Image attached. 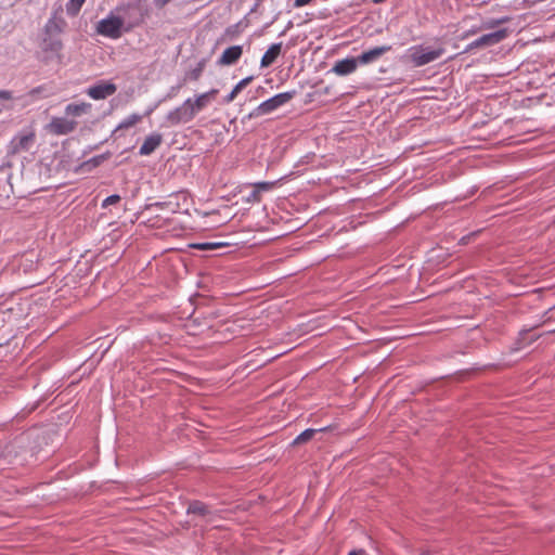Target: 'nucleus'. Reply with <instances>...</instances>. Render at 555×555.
Returning <instances> with one entry per match:
<instances>
[{"mask_svg":"<svg viewBox=\"0 0 555 555\" xmlns=\"http://www.w3.org/2000/svg\"><path fill=\"white\" fill-rule=\"evenodd\" d=\"M163 135L154 132L147 135L140 146L139 154L142 156L151 155L162 144Z\"/></svg>","mask_w":555,"mask_h":555,"instance_id":"12","label":"nucleus"},{"mask_svg":"<svg viewBox=\"0 0 555 555\" xmlns=\"http://www.w3.org/2000/svg\"><path fill=\"white\" fill-rule=\"evenodd\" d=\"M117 90L115 83L111 81H100L93 86H90L86 93L93 100H104L113 95Z\"/></svg>","mask_w":555,"mask_h":555,"instance_id":"6","label":"nucleus"},{"mask_svg":"<svg viewBox=\"0 0 555 555\" xmlns=\"http://www.w3.org/2000/svg\"><path fill=\"white\" fill-rule=\"evenodd\" d=\"M163 101L159 100L157 103L153 104L152 106H149V108L146 109L145 112V115H150L154 112V109L157 108V106L162 103Z\"/></svg>","mask_w":555,"mask_h":555,"instance_id":"34","label":"nucleus"},{"mask_svg":"<svg viewBox=\"0 0 555 555\" xmlns=\"http://www.w3.org/2000/svg\"><path fill=\"white\" fill-rule=\"evenodd\" d=\"M296 95V91H285L282 93H278L272 98L261 102L257 107H255L249 114L248 118H257L263 115H268L280 108L281 106L288 103Z\"/></svg>","mask_w":555,"mask_h":555,"instance_id":"2","label":"nucleus"},{"mask_svg":"<svg viewBox=\"0 0 555 555\" xmlns=\"http://www.w3.org/2000/svg\"><path fill=\"white\" fill-rule=\"evenodd\" d=\"M444 52V49H431L429 47H415L411 52V60L415 66H424L438 60Z\"/></svg>","mask_w":555,"mask_h":555,"instance_id":"5","label":"nucleus"},{"mask_svg":"<svg viewBox=\"0 0 555 555\" xmlns=\"http://www.w3.org/2000/svg\"><path fill=\"white\" fill-rule=\"evenodd\" d=\"M12 99V92L8 90H0V100H10Z\"/></svg>","mask_w":555,"mask_h":555,"instance_id":"32","label":"nucleus"},{"mask_svg":"<svg viewBox=\"0 0 555 555\" xmlns=\"http://www.w3.org/2000/svg\"><path fill=\"white\" fill-rule=\"evenodd\" d=\"M204 67H205V62L204 61L198 62L197 65L188 73V77L194 81L198 80L199 77L202 76Z\"/></svg>","mask_w":555,"mask_h":555,"instance_id":"25","label":"nucleus"},{"mask_svg":"<svg viewBox=\"0 0 555 555\" xmlns=\"http://www.w3.org/2000/svg\"><path fill=\"white\" fill-rule=\"evenodd\" d=\"M219 93L218 89L199 93L194 98H188L181 105L169 111L166 115V121L170 126H178L192 121L195 116L209 106Z\"/></svg>","mask_w":555,"mask_h":555,"instance_id":"1","label":"nucleus"},{"mask_svg":"<svg viewBox=\"0 0 555 555\" xmlns=\"http://www.w3.org/2000/svg\"><path fill=\"white\" fill-rule=\"evenodd\" d=\"M231 31H232V27L227 29V33H231Z\"/></svg>","mask_w":555,"mask_h":555,"instance_id":"37","label":"nucleus"},{"mask_svg":"<svg viewBox=\"0 0 555 555\" xmlns=\"http://www.w3.org/2000/svg\"><path fill=\"white\" fill-rule=\"evenodd\" d=\"M282 52V42L272 43L260 61V67L266 68L271 66Z\"/></svg>","mask_w":555,"mask_h":555,"instance_id":"13","label":"nucleus"},{"mask_svg":"<svg viewBox=\"0 0 555 555\" xmlns=\"http://www.w3.org/2000/svg\"><path fill=\"white\" fill-rule=\"evenodd\" d=\"M539 337H540V335H530L529 330L521 331L519 333V338L517 340V344H518L517 349L522 348L524 346H527V345L535 341Z\"/></svg>","mask_w":555,"mask_h":555,"instance_id":"20","label":"nucleus"},{"mask_svg":"<svg viewBox=\"0 0 555 555\" xmlns=\"http://www.w3.org/2000/svg\"><path fill=\"white\" fill-rule=\"evenodd\" d=\"M508 21H509V17H507V16H503L500 18H490L482 23L481 28L482 29H493L501 24L507 23Z\"/></svg>","mask_w":555,"mask_h":555,"instance_id":"24","label":"nucleus"},{"mask_svg":"<svg viewBox=\"0 0 555 555\" xmlns=\"http://www.w3.org/2000/svg\"><path fill=\"white\" fill-rule=\"evenodd\" d=\"M91 109V104L81 102V103H70L65 107V113L72 116H81L83 114L89 113Z\"/></svg>","mask_w":555,"mask_h":555,"instance_id":"16","label":"nucleus"},{"mask_svg":"<svg viewBox=\"0 0 555 555\" xmlns=\"http://www.w3.org/2000/svg\"><path fill=\"white\" fill-rule=\"evenodd\" d=\"M474 30H468V33L466 34V36H468L469 34H473Z\"/></svg>","mask_w":555,"mask_h":555,"instance_id":"38","label":"nucleus"},{"mask_svg":"<svg viewBox=\"0 0 555 555\" xmlns=\"http://www.w3.org/2000/svg\"><path fill=\"white\" fill-rule=\"evenodd\" d=\"M358 65L359 63L357 57H346L337 61L333 66L332 72L338 76H347L352 74L357 69Z\"/></svg>","mask_w":555,"mask_h":555,"instance_id":"9","label":"nucleus"},{"mask_svg":"<svg viewBox=\"0 0 555 555\" xmlns=\"http://www.w3.org/2000/svg\"><path fill=\"white\" fill-rule=\"evenodd\" d=\"M86 0H68L66 3V12L70 16H75L80 11Z\"/></svg>","mask_w":555,"mask_h":555,"instance_id":"23","label":"nucleus"},{"mask_svg":"<svg viewBox=\"0 0 555 555\" xmlns=\"http://www.w3.org/2000/svg\"><path fill=\"white\" fill-rule=\"evenodd\" d=\"M372 1H373V3H375V4H379V3L384 2L385 0H372Z\"/></svg>","mask_w":555,"mask_h":555,"instance_id":"36","label":"nucleus"},{"mask_svg":"<svg viewBox=\"0 0 555 555\" xmlns=\"http://www.w3.org/2000/svg\"><path fill=\"white\" fill-rule=\"evenodd\" d=\"M182 85L179 83L177 86H172L169 91L167 92V94L162 99L163 102L165 101H168V100H171L173 99L175 96H177L178 92L180 91Z\"/></svg>","mask_w":555,"mask_h":555,"instance_id":"28","label":"nucleus"},{"mask_svg":"<svg viewBox=\"0 0 555 555\" xmlns=\"http://www.w3.org/2000/svg\"><path fill=\"white\" fill-rule=\"evenodd\" d=\"M243 54L242 46H232L227 48L218 60L219 65H233Z\"/></svg>","mask_w":555,"mask_h":555,"instance_id":"11","label":"nucleus"},{"mask_svg":"<svg viewBox=\"0 0 555 555\" xmlns=\"http://www.w3.org/2000/svg\"><path fill=\"white\" fill-rule=\"evenodd\" d=\"M220 245L221 244H219V243H202V244L195 245V247L198 249H202V250H206V249H214Z\"/></svg>","mask_w":555,"mask_h":555,"instance_id":"29","label":"nucleus"},{"mask_svg":"<svg viewBox=\"0 0 555 555\" xmlns=\"http://www.w3.org/2000/svg\"><path fill=\"white\" fill-rule=\"evenodd\" d=\"M171 0H153V3L156 8L163 9L165 5H167Z\"/></svg>","mask_w":555,"mask_h":555,"instance_id":"31","label":"nucleus"},{"mask_svg":"<svg viewBox=\"0 0 555 555\" xmlns=\"http://www.w3.org/2000/svg\"><path fill=\"white\" fill-rule=\"evenodd\" d=\"M108 158H109V153H103L100 155H95V156L91 157L90 159L86 160L82 166L88 167V169H92V168L100 166L102 163H104Z\"/></svg>","mask_w":555,"mask_h":555,"instance_id":"21","label":"nucleus"},{"mask_svg":"<svg viewBox=\"0 0 555 555\" xmlns=\"http://www.w3.org/2000/svg\"><path fill=\"white\" fill-rule=\"evenodd\" d=\"M124 31V21L111 12L106 17L96 24V33L109 39H118Z\"/></svg>","mask_w":555,"mask_h":555,"instance_id":"3","label":"nucleus"},{"mask_svg":"<svg viewBox=\"0 0 555 555\" xmlns=\"http://www.w3.org/2000/svg\"><path fill=\"white\" fill-rule=\"evenodd\" d=\"M312 0H295L294 1V7L295 8H301V7H305L307 4H309Z\"/></svg>","mask_w":555,"mask_h":555,"instance_id":"33","label":"nucleus"},{"mask_svg":"<svg viewBox=\"0 0 555 555\" xmlns=\"http://www.w3.org/2000/svg\"><path fill=\"white\" fill-rule=\"evenodd\" d=\"M186 513L197 515L201 517H208L212 514L209 506L201 501L191 502L188 506Z\"/></svg>","mask_w":555,"mask_h":555,"instance_id":"15","label":"nucleus"},{"mask_svg":"<svg viewBox=\"0 0 555 555\" xmlns=\"http://www.w3.org/2000/svg\"><path fill=\"white\" fill-rule=\"evenodd\" d=\"M348 555H367V553L364 550L359 548L349 552Z\"/></svg>","mask_w":555,"mask_h":555,"instance_id":"35","label":"nucleus"},{"mask_svg":"<svg viewBox=\"0 0 555 555\" xmlns=\"http://www.w3.org/2000/svg\"><path fill=\"white\" fill-rule=\"evenodd\" d=\"M42 44L47 51L57 52L62 49V41L56 35H44Z\"/></svg>","mask_w":555,"mask_h":555,"instance_id":"17","label":"nucleus"},{"mask_svg":"<svg viewBox=\"0 0 555 555\" xmlns=\"http://www.w3.org/2000/svg\"><path fill=\"white\" fill-rule=\"evenodd\" d=\"M327 428L324 427V428H320V429H314V428H307L306 430H304L302 433H300L293 441V444H300V443H305L309 440H311L313 438V436L319 433V431H325Z\"/></svg>","mask_w":555,"mask_h":555,"instance_id":"19","label":"nucleus"},{"mask_svg":"<svg viewBox=\"0 0 555 555\" xmlns=\"http://www.w3.org/2000/svg\"><path fill=\"white\" fill-rule=\"evenodd\" d=\"M66 27V21L57 12H54L44 25V35L60 36Z\"/></svg>","mask_w":555,"mask_h":555,"instance_id":"8","label":"nucleus"},{"mask_svg":"<svg viewBox=\"0 0 555 555\" xmlns=\"http://www.w3.org/2000/svg\"><path fill=\"white\" fill-rule=\"evenodd\" d=\"M140 120H141V115L131 114V115L127 116L124 120H121L115 130L130 128V127L134 126L137 122H139Z\"/></svg>","mask_w":555,"mask_h":555,"instance_id":"22","label":"nucleus"},{"mask_svg":"<svg viewBox=\"0 0 555 555\" xmlns=\"http://www.w3.org/2000/svg\"><path fill=\"white\" fill-rule=\"evenodd\" d=\"M274 186V182H257L254 184V188L258 190L259 193L270 191Z\"/></svg>","mask_w":555,"mask_h":555,"instance_id":"27","label":"nucleus"},{"mask_svg":"<svg viewBox=\"0 0 555 555\" xmlns=\"http://www.w3.org/2000/svg\"><path fill=\"white\" fill-rule=\"evenodd\" d=\"M508 35L507 29L502 28L489 34H485L477 38L476 40L472 41L466 46L463 53H468L475 49L485 48V47H491L494 44L500 43L503 41Z\"/></svg>","mask_w":555,"mask_h":555,"instance_id":"4","label":"nucleus"},{"mask_svg":"<svg viewBox=\"0 0 555 555\" xmlns=\"http://www.w3.org/2000/svg\"><path fill=\"white\" fill-rule=\"evenodd\" d=\"M550 333L555 334V328H554V330H552Z\"/></svg>","mask_w":555,"mask_h":555,"instance_id":"40","label":"nucleus"},{"mask_svg":"<svg viewBox=\"0 0 555 555\" xmlns=\"http://www.w3.org/2000/svg\"><path fill=\"white\" fill-rule=\"evenodd\" d=\"M253 80V76H248V77H245L243 78L242 80H240L235 86L234 88L232 89V91L224 98L223 102L224 103H231L235 98L236 95Z\"/></svg>","mask_w":555,"mask_h":555,"instance_id":"18","label":"nucleus"},{"mask_svg":"<svg viewBox=\"0 0 555 555\" xmlns=\"http://www.w3.org/2000/svg\"><path fill=\"white\" fill-rule=\"evenodd\" d=\"M423 555H434L433 553L430 552H427L426 554H423Z\"/></svg>","mask_w":555,"mask_h":555,"instance_id":"39","label":"nucleus"},{"mask_svg":"<svg viewBox=\"0 0 555 555\" xmlns=\"http://www.w3.org/2000/svg\"><path fill=\"white\" fill-rule=\"evenodd\" d=\"M34 140V135L31 133L17 134L12 140L13 151L21 152L27 151L29 149L30 143Z\"/></svg>","mask_w":555,"mask_h":555,"instance_id":"14","label":"nucleus"},{"mask_svg":"<svg viewBox=\"0 0 555 555\" xmlns=\"http://www.w3.org/2000/svg\"><path fill=\"white\" fill-rule=\"evenodd\" d=\"M248 202H259L260 201V193L258 190L254 188V190L250 192V194L247 197Z\"/></svg>","mask_w":555,"mask_h":555,"instance_id":"30","label":"nucleus"},{"mask_svg":"<svg viewBox=\"0 0 555 555\" xmlns=\"http://www.w3.org/2000/svg\"><path fill=\"white\" fill-rule=\"evenodd\" d=\"M389 50H390L389 46L375 47L373 49L362 52L357 57V61L361 65L370 64V63L377 61L383 54H385Z\"/></svg>","mask_w":555,"mask_h":555,"instance_id":"10","label":"nucleus"},{"mask_svg":"<svg viewBox=\"0 0 555 555\" xmlns=\"http://www.w3.org/2000/svg\"><path fill=\"white\" fill-rule=\"evenodd\" d=\"M120 201V196L118 194H112L103 199L101 207L103 209L107 208L111 205H114Z\"/></svg>","mask_w":555,"mask_h":555,"instance_id":"26","label":"nucleus"},{"mask_svg":"<svg viewBox=\"0 0 555 555\" xmlns=\"http://www.w3.org/2000/svg\"><path fill=\"white\" fill-rule=\"evenodd\" d=\"M77 127V121L66 117H53L49 128L56 135H65L73 132Z\"/></svg>","mask_w":555,"mask_h":555,"instance_id":"7","label":"nucleus"}]
</instances>
